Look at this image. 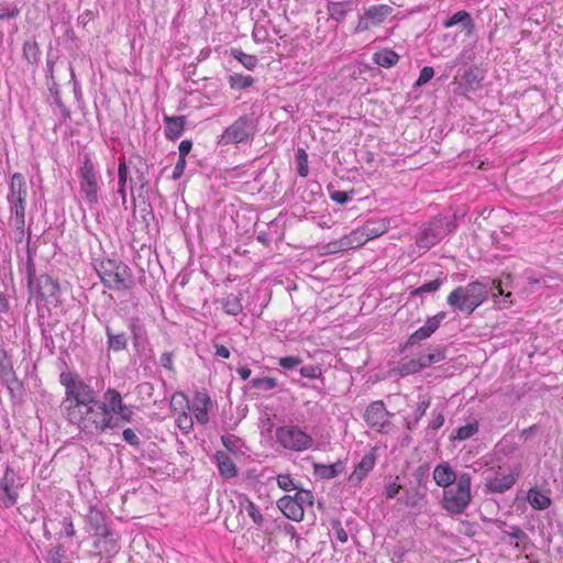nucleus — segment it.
Listing matches in <instances>:
<instances>
[{"mask_svg": "<svg viewBox=\"0 0 563 563\" xmlns=\"http://www.w3.org/2000/svg\"><path fill=\"white\" fill-rule=\"evenodd\" d=\"M132 417V406L123 404L117 389L108 388L102 400L98 398L95 404L81 408L80 411L73 410V416L67 420L85 434L99 435L106 430L118 428L119 421L131 422Z\"/></svg>", "mask_w": 563, "mask_h": 563, "instance_id": "obj_1", "label": "nucleus"}, {"mask_svg": "<svg viewBox=\"0 0 563 563\" xmlns=\"http://www.w3.org/2000/svg\"><path fill=\"white\" fill-rule=\"evenodd\" d=\"M59 383L65 388V398L60 409L66 419L73 416V410L80 411L81 408L95 404L99 398V393L91 386L90 380H85L76 372L63 371L59 374Z\"/></svg>", "mask_w": 563, "mask_h": 563, "instance_id": "obj_2", "label": "nucleus"}, {"mask_svg": "<svg viewBox=\"0 0 563 563\" xmlns=\"http://www.w3.org/2000/svg\"><path fill=\"white\" fill-rule=\"evenodd\" d=\"M489 294L494 298L504 296L501 283L492 280L489 285V283L485 284L476 280L466 286H459L448 296V305L461 312L472 314L477 307L487 300Z\"/></svg>", "mask_w": 563, "mask_h": 563, "instance_id": "obj_3", "label": "nucleus"}, {"mask_svg": "<svg viewBox=\"0 0 563 563\" xmlns=\"http://www.w3.org/2000/svg\"><path fill=\"white\" fill-rule=\"evenodd\" d=\"M95 269L102 283L111 289H131L134 277L131 268L122 262L106 258L95 264Z\"/></svg>", "mask_w": 563, "mask_h": 563, "instance_id": "obj_4", "label": "nucleus"}, {"mask_svg": "<svg viewBox=\"0 0 563 563\" xmlns=\"http://www.w3.org/2000/svg\"><path fill=\"white\" fill-rule=\"evenodd\" d=\"M471 485V474L461 473L456 486L444 489L442 508L453 516L462 515L472 501Z\"/></svg>", "mask_w": 563, "mask_h": 563, "instance_id": "obj_5", "label": "nucleus"}, {"mask_svg": "<svg viewBox=\"0 0 563 563\" xmlns=\"http://www.w3.org/2000/svg\"><path fill=\"white\" fill-rule=\"evenodd\" d=\"M257 131V120L254 114L239 117L220 135L218 144L222 146L241 144L252 141Z\"/></svg>", "mask_w": 563, "mask_h": 563, "instance_id": "obj_6", "label": "nucleus"}, {"mask_svg": "<svg viewBox=\"0 0 563 563\" xmlns=\"http://www.w3.org/2000/svg\"><path fill=\"white\" fill-rule=\"evenodd\" d=\"M277 442L287 450L303 452L313 445V439L299 426L288 424L278 427L275 431Z\"/></svg>", "mask_w": 563, "mask_h": 563, "instance_id": "obj_7", "label": "nucleus"}, {"mask_svg": "<svg viewBox=\"0 0 563 563\" xmlns=\"http://www.w3.org/2000/svg\"><path fill=\"white\" fill-rule=\"evenodd\" d=\"M451 230V221L443 217H435L422 225L416 243L419 247L429 250L444 239Z\"/></svg>", "mask_w": 563, "mask_h": 563, "instance_id": "obj_8", "label": "nucleus"}, {"mask_svg": "<svg viewBox=\"0 0 563 563\" xmlns=\"http://www.w3.org/2000/svg\"><path fill=\"white\" fill-rule=\"evenodd\" d=\"M393 12L394 9L388 4H373L364 7L362 13L357 16V24L354 29V33H363L372 27L382 25Z\"/></svg>", "mask_w": 563, "mask_h": 563, "instance_id": "obj_9", "label": "nucleus"}, {"mask_svg": "<svg viewBox=\"0 0 563 563\" xmlns=\"http://www.w3.org/2000/svg\"><path fill=\"white\" fill-rule=\"evenodd\" d=\"M80 189L89 206L98 203V177L93 163L86 156L79 169Z\"/></svg>", "mask_w": 563, "mask_h": 563, "instance_id": "obj_10", "label": "nucleus"}, {"mask_svg": "<svg viewBox=\"0 0 563 563\" xmlns=\"http://www.w3.org/2000/svg\"><path fill=\"white\" fill-rule=\"evenodd\" d=\"M27 199V185L23 174L14 173L9 183V191L7 201L10 211L22 210L25 211Z\"/></svg>", "mask_w": 563, "mask_h": 563, "instance_id": "obj_11", "label": "nucleus"}, {"mask_svg": "<svg viewBox=\"0 0 563 563\" xmlns=\"http://www.w3.org/2000/svg\"><path fill=\"white\" fill-rule=\"evenodd\" d=\"M500 468L501 467L499 466L494 476L486 478L485 492L503 494L509 490L517 482L521 472L520 464H516L509 474L500 473Z\"/></svg>", "mask_w": 563, "mask_h": 563, "instance_id": "obj_12", "label": "nucleus"}, {"mask_svg": "<svg viewBox=\"0 0 563 563\" xmlns=\"http://www.w3.org/2000/svg\"><path fill=\"white\" fill-rule=\"evenodd\" d=\"M19 498V485L13 470L7 467L0 479V505L4 508L14 506Z\"/></svg>", "mask_w": 563, "mask_h": 563, "instance_id": "obj_13", "label": "nucleus"}, {"mask_svg": "<svg viewBox=\"0 0 563 563\" xmlns=\"http://www.w3.org/2000/svg\"><path fill=\"white\" fill-rule=\"evenodd\" d=\"M445 318L446 313L444 311H441L435 316L428 318L426 324L420 327L408 338L405 347L412 346L430 338L440 328L442 321Z\"/></svg>", "mask_w": 563, "mask_h": 563, "instance_id": "obj_14", "label": "nucleus"}, {"mask_svg": "<svg viewBox=\"0 0 563 563\" xmlns=\"http://www.w3.org/2000/svg\"><path fill=\"white\" fill-rule=\"evenodd\" d=\"M390 413L387 411L384 401L376 400L371 402L364 413V419L372 428L383 430L389 424L388 417Z\"/></svg>", "mask_w": 563, "mask_h": 563, "instance_id": "obj_15", "label": "nucleus"}, {"mask_svg": "<svg viewBox=\"0 0 563 563\" xmlns=\"http://www.w3.org/2000/svg\"><path fill=\"white\" fill-rule=\"evenodd\" d=\"M58 290V284L51 276L43 274L35 280L33 292L30 294H36L42 301L53 303L57 301Z\"/></svg>", "mask_w": 563, "mask_h": 563, "instance_id": "obj_16", "label": "nucleus"}, {"mask_svg": "<svg viewBox=\"0 0 563 563\" xmlns=\"http://www.w3.org/2000/svg\"><path fill=\"white\" fill-rule=\"evenodd\" d=\"M278 509L284 516L292 521H301L305 516V509L298 501L289 495H285L277 500Z\"/></svg>", "mask_w": 563, "mask_h": 563, "instance_id": "obj_17", "label": "nucleus"}, {"mask_svg": "<svg viewBox=\"0 0 563 563\" xmlns=\"http://www.w3.org/2000/svg\"><path fill=\"white\" fill-rule=\"evenodd\" d=\"M374 454H365L347 478L350 486L357 487L361 484V482L367 476V474L374 468Z\"/></svg>", "mask_w": 563, "mask_h": 563, "instance_id": "obj_18", "label": "nucleus"}, {"mask_svg": "<svg viewBox=\"0 0 563 563\" xmlns=\"http://www.w3.org/2000/svg\"><path fill=\"white\" fill-rule=\"evenodd\" d=\"M87 521L96 536L109 538L112 534L107 525V517L101 510L91 507L87 515Z\"/></svg>", "mask_w": 563, "mask_h": 563, "instance_id": "obj_19", "label": "nucleus"}, {"mask_svg": "<svg viewBox=\"0 0 563 563\" xmlns=\"http://www.w3.org/2000/svg\"><path fill=\"white\" fill-rule=\"evenodd\" d=\"M211 406L210 397L205 391H197L194 396L191 409L197 422L206 424L209 421L208 410Z\"/></svg>", "mask_w": 563, "mask_h": 563, "instance_id": "obj_20", "label": "nucleus"}, {"mask_svg": "<svg viewBox=\"0 0 563 563\" xmlns=\"http://www.w3.org/2000/svg\"><path fill=\"white\" fill-rule=\"evenodd\" d=\"M432 475L435 484L444 489L456 483L459 478V475L446 462L438 464L434 467Z\"/></svg>", "mask_w": 563, "mask_h": 563, "instance_id": "obj_21", "label": "nucleus"}, {"mask_svg": "<svg viewBox=\"0 0 563 563\" xmlns=\"http://www.w3.org/2000/svg\"><path fill=\"white\" fill-rule=\"evenodd\" d=\"M129 164L132 166V168L136 175L135 185H133L131 183V186H130L131 194L133 195L135 187L140 191H142L144 188L147 187L148 180L146 178V174H147L148 167H147L146 162L140 156L130 157Z\"/></svg>", "mask_w": 563, "mask_h": 563, "instance_id": "obj_22", "label": "nucleus"}, {"mask_svg": "<svg viewBox=\"0 0 563 563\" xmlns=\"http://www.w3.org/2000/svg\"><path fill=\"white\" fill-rule=\"evenodd\" d=\"M357 0L334 1L327 5L329 16L338 23L345 20L349 12L354 10Z\"/></svg>", "mask_w": 563, "mask_h": 563, "instance_id": "obj_23", "label": "nucleus"}, {"mask_svg": "<svg viewBox=\"0 0 563 563\" xmlns=\"http://www.w3.org/2000/svg\"><path fill=\"white\" fill-rule=\"evenodd\" d=\"M240 512H246L257 529H263L265 519L260 508L245 495L239 498Z\"/></svg>", "mask_w": 563, "mask_h": 563, "instance_id": "obj_24", "label": "nucleus"}, {"mask_svg": "<svg viewBox=\"0 0 563 563\" xmlns=\"http://www.w3.org/2000/svg\"><path fill=\"white\" fill-rule=\"evenodd\" d=\"M388 229L389 220L386 218L369 219L362 225V230L368 241L383 235L388 231Z\"/></svg>", "mask_w": 563, "mask_h": 563, "instance_id": "obj_25", "label": "nucleus"}, {"mask_svg": "<svg viewBox=\"0 0 563 563\" xmlns=\"http://www.w3.org/2000/svg\"><path fill=\"white\" fill-rule=\"evenodd\" d=\"M186 117L185 115H177V117H164L165 122V136L168 140H176L181 136L185 124H186Z\"/></svg>", "mask_w": 563, "mask_h": 563, "instance_id": "obj_26", "label": "nucleus"}, {"mask_svg": "<svg viewBox=\"0 0 563 563\" xmlns=\"http://www.w3.org/2000/svg\"><path fill=\"white\" fill-rule=\"evenodd\" d=\"M214 460L222 477L229 479L238 475V468L232 459L222 451H218L214 455Z\"/></svg>", "mask_w": 563, "mask_h": 563, "instance_id": "obj_27", "label": "nucleus"}, {"mask_svg": "<svg viewBox=\"0 0 563 563\" xmlns=\"http://www.w3.org/2000/svg\"><path fill=\"white\" fill-rule=\"evenodd\" d=\"M345 470V463L341 460L333 464L325 465L316 463L313 465L314 475L321 479H332Z\"/></svg>", "mask_w": 563, "mask_h": 563, "instance_id": "obj_28", "label": "nucleus"}, {"mask_svg": "<svg viewBox=\"0 0 563 563\" xmlns=\"http://www.w3.org/2000/svg\"><path fill=\"white\" fill-rule=\"evenodd\" d=\"M454 25H461L463 30H467L468 32L474 30V22L472 16L465 10L457 11L452 16L443 21V26L446 29Z\"/></svg>", "mask_w": 563, "mask_h": 563, "instance_id": "obj_29", "label": "nucleus"}, {"mask_svg": "<svg viewBox=\"0 0 563 563\" xmlns=\"http://www.w3.org/2000/svg\"><path fill=\"white\" fill-rule=\"evenodd\" d=\"M106 335L109 350L120 352L126 349L128 339L124 332L114 333L110 325H106Z\"/></svg>", "mask_w": 563, "mask_h": 563, "instance_id": "obj_30", "label": "nucleus"}, {"mask_svg": "<svg viewBox=\"0 0 563 563\" xmlns=\"http://www.w3.org/2000/svg\"><path fill=\"white\" fill-rule=\"evenodd\" d=\"M1 383L8 388L11 398L22 397L24 393L23 384L18 378L15 372L0 377Z\"/></svg>", "mask_w": 563, "mask_h": 563, "instance_id": "obj_31", "label": "nucleus"}, {"mask_svg": "<svg viewBox=\"0 0 563 563\" xmlns=\"http://www.w3.org/2000/svg\"><path fill=\"white\" fill-rule=\"evenodd\" d=\"M373 60L376 65L385 68L395 66L399 60V55L389 48L382 49L374 54Z\"/></svg>", "mask_w": 563, "mask_h": 563, "instance_id": "obj_32", "label": "nucleus"}, {"mask_svg": "<svg viewBox=\"0 0 563 563\" xmlns=\"http://www.w3.org/2000/svg\"><path fill=\"white\" fill-rule=\"evenodd\" d=\"M463 79L470 90H476L484 79V71L477 66L470 67L465 70Z\"/></svg>", "mask_w": 563, "mask_h": 563, "instance_id": "obj_33", "label": "nucleus"}, {"mask_svg": "<svg viewBox=\"0 0 563 563\" xmlns=\"http://www.w3.org/2000/svg\"><path fill=\"white\" fill-rule=\"evenodd\" d=\"M528 501L537 510L547 509L551 505V499L537 488H531L528 493Z\"/></svg>", "mask_w": 563, "mask_h": 563, "instance_id": "obj_34", "label": "nucleus"}, {"mask_svg": "<svg viewBox=\"0 0 563 563\" xmlns=\"http://www.w3.org/2000/svg\"><path fill=\"white\" fill-rule=\"evenodd\" d=\"M422 369L430 367L431 365L441 362L445 358V350L443 347H437L430 353L421 354L419 357Z\"/></svg>", "mask_w": 563, "mask_h": 563, "instance_id": "obj_35", "label": "nucleus"}, {"mask_svg": "<svg viewBox=\"0 0 563 563\" xmlns=\"http://www.w3.org/2000/svg\"><path fill=\"white\" fill-rule=\"evenodd\" d=\"M479 430V423L477 420H473L465 426L456 429V434L452 437V440L465 441L475 435Z\"/></svg>", "mask_w": 563, "mask_h": 563, "instance_id": "obj_36", "label": "nucleus"}, {"mask_svg": "<svg viewBox=\"0 0 563 563\" xmlns=\"http://www.w3.org/2000/svg\"><path fill=\"white\" fill-rule=\"evenodd\" d=\"M250 388L262 391H268L278 386L277 379L274 377H255L249 383Z\"/></svg>", "mask_w": 563, "mask_h": 563, "instance_id": "obj_37", "label": "nucleus"}, {"mask_svg": "<svg viewBox=\"0 0 563 563\" xmlns=\"http://www.w3.org/2000/svg\"><path fill=\"white\" fill-rule=\"evenodd\" d=\"M422 371L419 358H402L398 364V372L401 376H408Z\"/></svg>", "mask_w": 563, "mask_h": 563, "instance_id": "obj_38", "label": "nucleus"}, {"mask_svg": "<svg viewBox=\"0 0 563 563\" xmlns=\"http://www.w3.org/2000/svg\"><path fill=\"white\" fill-rule=\"evenodd\" d=\"M222 307L230 316H238L243 309L240 298L233 294L228 295L223 299Z\"/></svg>", "mask_w": 563, "mask_h": 563, "instance_id": "obj_39", "label": "nucleus"}, {"mask_svg": "<svg viewBox=\"0 0 563 563\" xmlns=\"http://www.w3.org/2000/svg\"><path fill=\"white\" fill-rule=\"evenodd\" d=\"M41 51L35 41H27L23 45V56L25 59L32 64L36 65L40 60Z\"/></svg>", "mask_w": 563, "mask_h": 563, "instance_id": "obj_40", "label": "nucleus"}, {"mask_svg": "<svg viewBox=\"0 0 563 563\" xmlns=\"http://www.w3.org/2000/svg\"><path fill=\"white\" fill-rule=\"evenodd\" d=\"M231 55L239 60L246 69H253L257 64V58L254 55L244 53L242 49L232 48Z\"/></svg>", "mask_w": 563, "mask_h": 563, "instance_id": "obj_41", "label": "nucleus"}, {"mask_svg": "<svg viewBox=\"0 0 563 563\" xmlns=\"http://www.w3.org/2000/svg\"><path fill=\"white\" fill-rule=\"evenodd\" d=\"M430 398H423L417 404L413 410V421H409L407 423L408 429H413L418 424L420 419L426 415V411L430 407Z\"/></svg>", "mask_w": 563, "mask_h": 563, "instance_id": "obj_42", "label": "nucleus"}, {"mask_svg": "<svg viewBox=\"0 0 563 563\" xmlns=\"http://www.w3.org/2000/svg\"><path fill=\"white\" fill-rule=\"evenodd\" d=\"M344 239L349 241V249H355L364 245L368 240L365 236L362 227L353 230L349 234L344 235Z\"/></svg>", "mask_w": 563, "mask_h": 563, "instance_id": "obj_43", "label": "nucleus"}, {"mask_svg": "<svg viewBox=\"0 0 563 563\" xmlns=\"http://www.w3.org/2000/svg\"><path fill=\"white\" fill-rule=\"evenodd\" d=\"M229 82L232 89L242 90L251 87L254 82V79L250 75L243 76L240 74H234L230 76Z\"/></svg>", "mask_w": 563, "mask_h": 563, "instance_id": "obj_44", "label": "nucleus"}, {"mask_svg": "<svg viewBox=\"0 0 563 563\" xmlns=\"http://www.w3.org/2000/svg\"><path fill=\"white\" fill-rule=\"evenodd\" d=\"M47 86H48V90L51 91V93L54 96V102L56 103V106L58 107L62 115L66 119V118H69L70 115V111L69 109L63 103L62 99H60V95H59V89H58V85L55 80H53V82H47Z\"/></svg>", "mask_w": 563, "mask_h": 563, "instance_id": "obj_45", "label": "nucleus"}, {"mask_svg": "<svg viewBox=\"0 0 563 563\" xmlns=\"http://www.w3.org/2000/svg\"><path fill=\"white\" fill-rule=\"evenodd\" d=\"M25 271H26L29 291L33 292V289L35 287V280L37 278L35 277V264H34L33 255L30 251H27V257H26V262H25Z\"/></svg>", "mask_w": 563, "mask_h": 563, "instance_id": "obj_46", "label": "nucleus"}, {"mask_svg": "<svg viewBox=\"0 0 563 563\" xmlns=\"http://www.w3.org/2000/svg\"><path fill=\"white\" fill-rule=\"evenodd\" d=\"M11 213L13 214L12 221L18 235V241L21 242L24 236L25 211L16 210L11 211Z\"/></svg>", "mask_w": 563, "mask_h": 563, "instance_id": "obj_47", "label": "nucleus"}, {"mask_svg": "<svg viewBox=\"0 0 563 563\" xmlns=\"http://www.w3.org/2000/svg\"><path fill=\"white\" fill-rule=\"evenodd\" d=\"M442 284H443V279H441V278L430 280L428 283H424L420 287L411 290L410 295L412 297H416V296H420L424 292H435L437 290H439V288L441 287Z\"/></svg>", "mask_w": 563, "mask_h": 563, "instance_id": "obj_48", "label": "nucleus"}, {"mask_svg": "<svg viewBox=\"0 0 563 563\" xmlns=\"http://www.w3.org/2000/svg\"><path fill=\"white\" fill-rule=\"evenodd\" d=\"M221 442L223 446L232 452L233 454L241 452L242 441L234 434H227L221 437Z\"/></svg>", "mask_w": 563, "mask_h": 563, "instance_id": "obj_49", "label": "nucleus"}, {"mask_svg": "<svg viewBox=\"0 0 563 563\" xmlns=\"http://www.w3.org/2000/svg\"><path fill=\"white\" fill-rule=\"evenodd\" d=\"M13 364L9 353L0 347V377L13 373Z\"/></svg>", "mask_w": 563, "mask_h": 563, "instance_id": "obj_50", "label": "nucleus"}, {"mask_svg": "<svg viewBox=\"0 0 563 563\" xmlns=\"http://www.w3.org/2000/svg\"><path fill=\"white\" fill-rule=\"evenodd\" d=\"M295 498L298 504L305 509V506H313L314 503V496L311 490L307 489H297V493L295 496H291Z\"/></svg>", "mask_w": 563, "mask_h": 563, "instance_id": "obj_51", "label": "nucleus"}, {"mask_svg": "<svg viewBox=\"0 0 563 563\" xmlns=\"http://www.w3.org/2000/svg\"><path fill=\"white\" fill-rule=\"evenodd\" d=\"M296 158L298 162V174L301 177H307L309 174L308 155L303 148H298Z\"/></svg>", "mask_w": 563, "mask_h": 563, "instance_id": "obj_52", "label": "nucleus"}, {"mask_svg": "<svg viewBox=\"0 0 563 563\" xmlns=\"http://www.w3.org/2000/svg\"><path fill=\"white\" fill-rule=\"evenodd\" d=\"M424 497V494L421 493L419 489L417 488H411V489H407L406 490V494H405V500L404 503L408 506V507H416L420 501L421 499Z\"/></svg>", "mask_w": 563, "mask_h": 563, "instance_id": "obj_53", "label": "nucleus"}, {"mask_svg": "<svg viewBox=\"0 0 563 563\" xmlns=\"http://www.w3.org/2000/svg\"><path fill=\"white\" fill-rule=\"evenodd\" d=\"M130 167H132L129 162L126 163L124 158H120L119 167H118V185L126 186L128 179L130 176Z\"/></svg>", "mask_w": 563, "mask_h": 563, "instance_id": "obj_54", "label": "nucleus"}, {"mask_svg": "<svg viewBox=\"0 0 563 563\" xmlns=\"http://www.w3.org/2000/svg\"><path fill=\"white\" fill-rule=\"evenodd\" d=\"M324 249L327 250V253H329V254H334V253H338V252L346 251V250H350L349 249V241L345 240L344 236H342L339 240L329 242L324 246Z\"/></svg>", "mask_w": 563, "mask_h": 563, "instance_id": "obj_55", "label": "nucleus"}, {"mask_svg": "<svg viewBox=\"0 0 563 563\" xmlns=\"http://www.w3.org/2000/svg\"><path fill=\"white\" fill-rule=\"evenodd\" d=\"M417 485L424 487L429 477V467L427 465L418 466L412 474Z\"/></svg>", "mask_w": 563, "mask_h": 563, "instance_id": "obj_56", "label": "nucleus"}, {"mask_svg": "<svg viewBox=\"0 0 563 563\" xmlns=\"http://www.w3.org/2000/svg\"><path fill=\"white\" fill-rule=\"evenodd\" d=\"M277 484L279 488L286 492L298 489V486L294 483L289 474H279L277 476Z\"/></svg>", "mask_w": 563, "mask_h": 563, "instance_id": "obj_57", "label": "nucleus"}, {"mask_svg": "<svg viewBox=\"0 0 563 563\" xmlns=\"http://www.w3.org/2000/svg\"><path fill=\"white\" fill-rule=\"evenodd\" d=\"M177 426L184 433H189L194 427L192 417L187 412H183L177 418Z\"/></svg>", "mask_w": 563, "mask_h": 563, "instance_id": "obj_58", "label": "nucleus"}, {"mask_svg": "<svg viewBox=\"0 0 563 563\" xmlns=\"http://www.w3.org/2000/svg\"><path fill=\"white\" fill-rule=\"evenodd\" d=\"M302 360L299 356H285L278 360V365L284 369L290 371L300 365Z\"/></svg>", "mask_w": 563, "mask_h": 563, "instance_id": "obj_59", "label": "nucleus"}, {"mask_svg": "<svg viewBox=\"0 0 563 563\" xmlns=\"http://www.w3.org/2000/svg\"><path fill=\"white\" fill-rule=\"evenodd\" d=\"M434 76V69L430 66H424L419 74L417 81L415 82V87H421L426 85L429 80H431Z\"/></svg>", "mask_w": 563, "mask_h": 563, "instance_id": "obj_60", "label": "nucleus"}, {"mask_svg": "<svg viewBox=\"0 0 563 563\" xmlns=\"http://www.w3.org/2000/svg\"><path fill=\"white\" fill-rule=\"evenodd\" d=\"M122 438L123 440L130 444L131 446L135 448V449H139L140 445H141V440L140 438L137 437V434L134 432L133 429L131 428H126L123 430L122 432Z\"/></svg>", "mask_w": 563, "mask_h": 563, "instance_id": "obj_61", "label": "nucleus"}, {"mask_svg": "<svg viewBox=\"0 0 563 563\" xmlns=\"http://www.w3.org/2000/svg\"><path fill=\"white\" fill-rule=\"evenodd\" d=\"M329 191L330 198L341 206L347 203L352 199V195L347 191L331 190L330 188Z\"/></svg>", "mask_w": 563, "mask_h": 563, "instance_id": "obj_62", "label": "nucleus"}, {"mask_svg": "<svg viewBox=\"0 0 563 563\" xmlns=\"http://www.w3.org/2000/svg\"><path fill=\"white\" fill-rule=\"evenodd\" d=\"M299 372L302 377L312 379L320 377L322 374L321 368L318 365L302 366Z\"/></svg>", "mask_w": 563, "mask_h": 563, "instance_id": "obj_63", "label": "nucleus"}, {"mask_svg": "<svg viewBox=\"0 0 563 563\" xmlns=\"http://www.w3.org/2000/svg\"><path fill=\"white\" fill-rule=\"evenodd\" d=\"M174 353L173 352H164L159 357V365L166 368L167 371L175 373L174 367Z\"/></svg>", "mask_w": 563, "mask_h": 563, "instance_id": "obj_64", "label": "nucleus"}]
</instances>
